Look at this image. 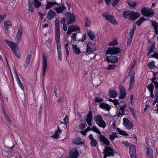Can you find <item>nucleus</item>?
<instances>
[{"mask_svg":"<svg viewBox=\"0 0 158 158\" xmlns=\"http://www.w3.org/2000/svg\"><path fill=\"white\" fill-rule=\"evenodd\" d=\"M23 27L20 25L18 28L17 32L16 35L15 43L6 39L4 40L5 42L10 48L14 54L18 58H20V55L19 52L18 51V48L17 47L20 43L23 34Z\"/></svg>","mask_w":158,"mask_h":158,"instance_id":"1","label":"nucleus"},{"mask_svg":"<svg viewBox=\"0 0 158 158\" xmlns=\"http://www.w3.org/2000/svg\"><path fill=\"white\" fill-rule=\"evenodd\" d=\"M55 25L54 30L55 41L57 44V49L58 59L61 61L62 60L61 44L60 43V31L58 20L56 19L55 20Z\"/></svg>","mask_w":158,"mask_h":158,"instance_id":"2","label":"nucleus"},{"mask_svg":"<svg viewBox=\"0 0 158 158\" xmlns=\"http://www.w3.org/2000/svg\"><path fill=\"white\" fill-rule=\"evenodd\" d=\"M140 14L137 12L127 10L123 12V17L125 19H128L132 21H134L140 16Z\"/></svg>","mask_w":158,"mask_h":158,"instance_id":"3","label":"nucleus"},{"mask_svg":"<svg viewBox=\"0 0 158 158\" xmlns=\"http://www.w3.org/2000/svg\"><path fill=\"white\" fill-rule=\"evenodd\" d=\"M91 130L99 135V136H98V139L100 141L102 142L104 144L106 145H110V141L105 137L104 135L101 134V132L98 128L94 126L91 128Z\"/></svg>","mask_w":158,"mask_h":158,"instance_id":"4","label":"nucleus"},{"mask_svg":"<svg viewBox=\"0 0 158 158\" xmlns=\"http://www.w3.org/2000/svg\"><path fill=\"white\" fill-rule=\"evenodd\" d=\"M103 150V153L104 154L103 158H106L107 157L114 156V150L111 147L106 145Z\"/></svg>","mask_w":158,"mask_h":158,"instance_id":"5","label":"nucleus"},{"mask_svg":"<svg viewBox=\"0 0 158 158\" xmlns=\"http://www.w3.org/2000/svg\"><path fill=\"white\" fill-rule=\"evenodd\" d=\"M136 29V25L134 24L133 27L130 30V31L128 34L127 40V45L128 46H130L131 45L134 35Z\"/></svg>","mask_w":158,"mask_h":158,"instance_id":"6","label":"nucleus"},{"mask_svg":"<svg viewBox=\"0 0 158 158\" xmlns=\"http://www.w3.org/2000/svg\"><path fill=\"white\" fill-rule=\"evenodd\" d=\"M102 15L106 20L113 25L118 24L114 17L112 15L107 12H104L102 13Z\"/></svg>","mask_w":158,"mask_h":158,"instance_id":"7","label":"nucleus"},{"mask_svg":"<svg viewBox=\"0 0 158 158\" xmlns=\"http://www.w3.org/2000/svg\"><path fill=\"white\" fill-rule=\"evenodd\" d=\"M142 14L147 17H152L155 14L154 11L152 9L144 7L141 10Z\"/></svg>","mask_w":158,"mask_h":158,"instance_id":"8","label":"nucleus"},{"mask_svg":"<svg viewBox=\"0 0 158 158\" xmlns=\"http://www.w3.org/2000/svg\"><path fill=\"white\" fill-rule=\"evenodd\" d=\"M65 17L67 21V23L68 24H72L76 21L75 15L71 13L66 12Z\"/></svg>","mask_w":158,"mask_h":158,"instance_id":"9","label":"nucleus"},{"mask_svg":"<svg viewBox=\"0 0 158 158\" xmlns=\"http://www.w3.org/2000/svg\"><path fill=\"white\" fill-rule=\"evenodd\" d=\"M121 51V49L118 48H109L107 50L106 54L107 55H115L120 52Z\"/></svg>","mask_w":158,"mask_h":158,"instance_id":"10","label":"nucleus"},{"mask_svg":"<svg viewBox=\"0 0 158 158\" xmlns=\"http://www.w3.org/2000/svg\"><path fill=\"white\" fill-rule=\"evenodd\" d=\"M123 121L124 125L127 129L130 130L133 128V125L128 118H124Z\"/></svg>","mask_w":158,"mask_h":158,"instance_id":"11","label":"nucleus"},{"mask_svg":"<svg viewBox=\"0 0 158 158\" xmlns=\"http://www.w3.org/2000/svg\"><path fill=\"white\" fill-rule=\"evenodd\" d=\"M13 73L15 77L16 80L20 88L23 91L24 90V86L20 79V78L19 77L18 75L17 74V73L15 69H14Z\"/></svg>","mask_w":158,"mask_h":158,"instance_id":"12","label":"nucleus"},{"mask_svg":"<svg viewBox=\"0 0 158 158\" xmlns=\"http://www.w3.org/2000/svg\"><path fill=\"white\" fill-rule=\"evenodd\" d=\"M47 60L45 56L43 54L42 55V65H43V75L44 76L47 68Z\"/></svg>","mask_w":158,"mask_h":158,"instance_id":"13","label":"nucleus"},{"mask_svg":"<svg viewBox=\"0 0 158 158\" xmlns=\"http://www.w3.org/2000/svg\"><path fill=\"white\" fill-rule=\"evenodd\" d=\"M135 74L134 72L131 74L130 80V83L129 85L128 90L129 91L131 90L132 88L133 87V85L135 83Z\"/></svg>","mask_w":158,"mask_h":158,"instance_id":"14","label":"nucleus"},{"mask_svg":"<svg viewBox=\"0 0 158 158\" xmlns=\"http://www.w3.org/2000/svg\"><path fill=\"white\" fill-rule=\"evenodd\" d=\"M79 155V152L76 148H73L69 151V155L71 158H77Z\"/></svg>","mask_w":158,"mask_h":158,"instance_id":"15","label":"nucleus"},{"mask_svg":"<svg viewBox=\"0 0 158 158\" xmlns=\"http://www.w3.org/2000/svg\"><path fill=\"white\" fill-rule=\"evenodd\" d=\"M106 60L108 62L115 63L118 62V59L116 56L111 55L107 56L106 58Z\"/></svg>","mask_w":158,"mask_h":158,"instance_id":"16","label":"nucleus"},{"mask_svg":"<svg viewBox=\"0 0 158 158\" xmlns=\"http://www.w3.org/2000/svg\"><path fill=\"white\" fill-rule=\"evenodd\" d=\"M119 89L120 91L119 98L120 99H123L126 95V91L124 87L122 86L120 87Z\"/></svg>","mask_w":158,"mask_h":158,"instance_id":"17","label":"nucleus"},{"mask_svg":"<svg viewBox=\"0 0 158 158\" xmlns=\"http://www.w3.org/2000/svg\"><path fill=\"white\" fill-rule=\"evenodd\" d=\"M129 154L131 158H136V154L135 146H132L130 147Z\"/></svg>","mask_w":158,"mask_h":158,"instance_id":"18","label":"nucleus"},{"mask_svg":"<svg viewBox=\"0 0 158 158\" xmlns=\"http://www.w3.org/2000/svg\"><path fill=\"white\" fill-rule=\"evenodd\" d=\"M99 107L101 109L106 111H109L111 109V107L108 104L104 102H101L99 104Z\"/></svg>","mask_w":158,"mask_h":158,"instance_id":"19","label":"nucleus"},{"mask_svg":"<svg viewBox=\"0 0 158 158\" xmlns=\"http://www.w3.org/2000/svg\"><path fill=\"white\" fill-rule=\"evenodd\" d=\"M92 113L91 111H90L88 115L87 118H86V122L89 126H91L92 125Z\"/></svg>","mask_w":158,"mask_h":158,"instance_id":"20","label":"nucleus"},{"mask_svg":"<svg viewBox=\"0 0 158 158\" xmlns=\"http://www.w3.org/2000/svg\"><path fill=\"white\" fill-rule=\"evenodd\" d=\"M66 9V6H65L64 4H63L61 6L55 7V10L56 11L57 13L60 14L62 12Z\"/></svg>","mask_w":158,"mask_h":158,"instance_id":"21","label":"nucleus"},{"mask_svg":"<svg viewBox=\"0 0 158 158\" xmlns=\"http://www.w3.org/2000/svg\"><path fill=\"white\" fill-rule=\"evenodd\" d=\"M56 14L55 12L52 10H49L48 14L47 15V18L49 20L52 19L56 16Z\"/></svg>","mask_w":158,"mask_h":158,"instance_id":"22","label":"nucleus"},{"mask_svg":"<svg viewBox=\"0 0 158 158\" xmlns=\"http://www.w3.org/2000/svg\"><path fill=\"white\" fill-rule=\"evenodd\" d=\"M32 56V55L31 54H30L27 57L24 64L23 65V66L25 67V69L27 68L29 64Z\"/></svg>","mask_w":158,"mask_h":158,"instance_id":"23","label":"nucleus"},{"mask_svg":"<svg viewBox=\"0 0 158 158\" xmlns=\"http://www.w3.org/2000/svg\"><path fill=\"white\" fill-rule=\"evenodd\" d=\"M54 5H59V4L56 2H48L47 3L45 8L46 10H48L51 8Z\"/></svg>","mask_w":158,"mask_h":158,"instance_id":"24","label":"nucleus"},{"mask_svg":"<svg viewBox=\"0 0 158 158\" xmlns=\"http://www.w3.org/2000/svg\"><path fill=\"white\" fill-rule=\"evenodd\" d=\"M57 128L58 129L56 132L52 136V137L55 139H57L58 138L59 136V134L62 131V130L60 129L59 126H57Z\"/></svg>","mask_w":158,"mask_h":158,"instance_id":"25","label":"nucleus"},{"mask_svg":"<svg viewBox=\"0 0 158 158\" xmlns=\"http://www.w3.org/2000/svg\"><path fill=\"white\" fill-rule=\"evenodd\" d=\"M12 25V23L10 20L4 22V27L5 29L6 30H8Z\"/></svg>","mask_w":158,"mask_h":158,"instance_id":"26","label":"nucleus"},{"mask_svg":"<svg viewBox=\"0 0 158 158\" xmlns=\"http://www.w3.org/2000/svg\"><path fill=\"white\" fill-rule=\"evenodd\" d=\"M87 34L90 39L92 40H93L95 37L94 33L91 30H88Z\"/></svg>","mask_w":158,"mask_h":158,"instance_id":"27","label":"nucleus"},{"mask_svg":"<svg viewBox=\"0 0 158 158\" xmlns=\"http://www.w3.org/2000/svg\"><path fill=\"white\" fill-rule=\"evenodd\" d=\"M155 42L154 41L153 42L150 47L149 48V52L148 56L152 53H153L154 52L155 47Z\"/></svg>","mask_w":158,"mask_h":158,"instance_id":"28","label":"nucleus"},{"mask_svg":"<svg viewBox=\"0 0 158 158\" xmlns=\"http://www.w3.org/2000/svg\"><path fill=\"white\" fill-rule=\"evenodd\" d=\"M147 88L150 92V94H153V89L154 88V84H152V83H149L148 84Z\"/></svg>","mask_w":158,"mask_h":158,"instance_id":"29","label":"nucleus"},{"mask_svg":"<svg viewBox=\"0 0 158 158\" xmlns=\"http://www.w3.org/2000/svg\"><path fill=\"white\" fill-rule=\"evenodd\" d=\"M146 20L147 19H145L143 17H141L136 22V24L139 26Z\"/></svg>","mask_w":158,"mask_h":158,"instance_id":"30","label":"nucleus"},{"mask_svg":"<svg viewBox=\"0 0 158 158\" xmlns=\"http://www.w3.org/2000/svg\"><path fill=\"white\" fill-rule=\"evenodd\" d=\"M117 96V92L114 90H110L109 93V96L111 98H115Z\"/></svg>","mask_w":158,"mask_h":158,"instance_id":"31","label":"nucleus"},{"mask_svg":"<svg viewBox=\"0 0 158 158\" xmlns=\"http://www.w3.org/2000/svg\"><path fill=\"white\" fill-rule=\"evenodd\" d=\"M73 49L74 51V53L75 54L79 55L81 53L79 48H77V45H73Z\"/></svg>","mask_w":158,"mask_h":158,"instance_id":"32","label":"nucleus"},{"mask_svg":"<svg viewBox=\"0 0 158 158\" xmlns=\"http://www.w3.org/2000/svg\"><path fill=\"white\" fill-rule=\"evenodd\" d=\"M34 6L35 7L39 8L42 5V4L39 0H33Z\"/></svg>","mask_w":158,"mask_h":158,"instance_id":"33","label":"nucleus"},{"mask_svg":"<svg viewBox=\"0 0 158 158\" xmlns=\"http://www.w3.org/2000/svg\"><path fill=\"white\" fill-rule=\"evenodd\" d=\"M96 124L100 127H102L104 128L106 126V124L105 122L102 120L99 122L96 123Z\"/></svg>","mask_w":158,"mask_h":158,"instance_id":"34","label":"nucleus"},{"mask_svg":"<svg viewBox=\"0 0 158 158\" xmlns=\"http://www.w3.org/2000/svg\"><path fill=\"white\" fill-rule=\"evenodd\" d=\"M96 124L100 127H102L104 128L106 126V124L105 122L102 120L99 122L96 123Z\"/></svg>","mask_w":158,"mask_h":158,"instance_id":"35","label":"nucleus"},{"mask_svg":"<svg viewBox=\"0 0 158 158\" xmlns=\"http://www.w3.org/2000/svg\"><path fill=\"white\" fill-rule=\"evenodd\" d=\"M126 3H127L129 6L133 7H135L136 5V3L135 1H131L130 0H127Z\"/></svg>","mask_w":158,"mask_h":158,"instance_id":"36","label":"nucleus"},{"mask_svg":"<svg viewBox=\"0 0 158 158\" xmlns=\"http://www.w3.org/2000/svg\"><path fill=\"white\" fill-rule=\"evenodd\" d=\"M94 119L96 123L103 120V118L100 115H98L94 117Z\"/></svg>","mask_w":158,"mask_h":158,"instance_id":"37","label":"nucleus"},{"mask_svg":"<svg viewBox=\"0 0 158 158\" xmlns=\"http://www.w3.org/2000/svg\"><path fill=\"white\" fill-rule=\"evenodd\" d=\"M117 134L116 133L114 132L110 135L109 136V139L111 140H114L115 138H117L118 137V136L116 135Z\"/></svg>","mask_w":158,"mask_h":158,"instance_id":"38","label":"nucleus"},{"mask_svg":"<svg viewBox=\"0 0 158 158\" xmlns=\"http://www.w3.org/2000/svg\"><path fill=\"white\" fill-rule=\"evenodd\" d=\"M117 130L118 131L119 134L124 136H127L129 135L125 131L121 130L119 128H117Z\"/></svg>","mask_w":158,"mask_h":158,"instance_id":"39","label":"nucleus"},{"mask_svg":"<svg viewBox=\"0 0 158 158\" xmlns=\"http://www.w3.org/2000/svg\"><path fill=\"white\" fill-rule=\"evenodd\" d=\"M148 67L151 69H155L156 68V66L154 61L149 62L148 64Z\"/></svg>","mask_w":158,"mask_h":158,"instance_id":"40","label":"nucleus"},{"mask_svg":"<svg viewBox=\"0 0 158 158\" xmlns=\"http://www.w3.org/2000/svg\"><path fill=\"white\" fill-rule=\"evenodd\" d=\"M98 143L95 139L91 140L90 145L91 146L96 147L98 145Z\"/></svg>","mask_w":158,"mask_h":158,"instance_id":"41","label":"nucleus"},{"mask_svg":"<svg viewBox=\"0 0 158 158\" xmlns=\"http://www.w3.org/2000/svg\"><path fill=\"white\" fill-rule=\"evenodd\" d=\"M72 32L76 31H79L80 30V28L78 26L75 25H72L70 27Z\"/></svg>","mask_w":158,"mask_h":158,"instance_id":"42","label":"nucleus"},{"mask_svg":"<svg viewBox=\"0 0 158 158\" xmlns=\"http://www.w3.org/2000/svg\"><path fill=\"white\" fill-rule=\"evenodd\" d=\"M117 40L116 39L113 40L110 42L108 44L109 46H114L118 44Z\"/></svg>","mask_w":158,"mask_h":158,"instance_id":"43","label":"nucleus"},{"mask_svg":"<svg viewBox=\"0 0 158 158\" xmlns=\"http://www.w3.org/2000/svg\"><path fill=\"white\" fill-rule=\"evenodd\" d=\"M73 143L77 145L79 144H83V142L81 141L80 139H76L74 140L73 141Z\"/></svg>","mask_w":158,"mask_h":158,"instance_id":"44","label":"nucleus"},{"mask_svg":"<svg viewBox=\"0 0 158 158\" xmlns=\"http://www.w3.org/2000/svg\"><path fill=\"white\" fill-rule=\"evenodd\" d=\"M126 107V105L125 104L123 105L122 106L120 107V109L121 111L122 116H123L124 115L126 114L125 113V109Z\"/></svg>","mask_w":158,"mask_h":158,"instance_id":"45","label":"nucleus"},{"mask_svg":"<svg viewBox=\"0 0 158 158\" xmlns=\"http://www.w3.org/2000/svg\"><path fill=\"white\" fill-rule=\"evenodd\" d=\"M87 48L86 50V52L87 53H89L93 52V50L92 48H91L89 45L88 44H86Z\"/></svg>","mask_w":158,"mask_h":158,"instance_id":"46","label":"nucleus"},{"mask_svg":"<svg viewBox=\"0 0 158 158\" xmlns=\"http://www.w3.org/2000/svg\"><path fill=\"white\" fill-rule=\"evenodd\" d=\"M103 101V99L102 98L98 97H96L94 99V102L95 103L96 102H101Z\"/></svg>","mask_w":158,"mask_h":158,"instance_id":"47","label":"nucleus"},{"mask_svg":"<svg viewBox=\"0 0 158 158\" xmlns=\"http://www.w3.org/2000/svg\"><path fill=\"white\" fill-rule=\"evenodd\" d=\"M116 66L115 64H110L108 65V67L107 68V69L108 70H113Z\"/></svg>","mask_w":158,"mask_h":158,"instance_id":"48","label":"nucleus"},{"mask_svg":"<svg viewBox=\"0 0 158 158\" xmlns=\"http://www.w3.org/2000/svg\"><path fill=\"white\" fill-rule=\"evenodd\" d=\"M90 21L87 18H85V25L86 27H89L90 26Z\"/></svg>","mask_w":158,"mask_h":158,"instance_id":"49","label":"nucleus"},{"mask_svg":"<svg viewBox=\"0 0 158 158\" xmlns=\"http://www.w3.org/2000/svg\"><path fill=\"white\" fill-rule=\"evenodd\" d=\"M4 115L5 118L6 119V120L8 121L9 124H11L13 123L12 120L10 118L9 116L7 115V114Z\"/></svg>","mask_w":158,"mask_h":158,"instance_id":"50","label":"nucleus"},{"mask_svg":"<svg viewBox=\"0 0 158 158\" xmlns=\"http://www.w3.org/2000/svg\"><path fill=\"white\" fill-rule=\"evenodd\" d=\"M151 24L154 29L158 28V25L157 23L155 21H152L151 22Z\"/></svg>","mask_w":158,"mask_h":158,"instance_id":"51","label":"nucleus"},{"mask_svg":"<svg viewBox=\"0 0 158 158\" xmlns=\"http://www.w3.org/2000/svg\"><path fill=\"white\" fill-rule=\"evenodd\" d=\"M86 34L85 33L82 36L81 38L80 39L78 40V42H83L86 39Z\"/></svg>","mask_w":158,"mask_h":158,"instance_id":"52","label":"nucleus"},{"mask_svg":"<svg viewBox=\"0 0 158 158\" xmlns=\"http://www.w3.org/2000/svg\"><path fill=\"white\" fill-rule=\"evenodd\" d=\"M42 109H43L42 106L41 105H40V108H39V112L38 113V117L39 118H40L41 117Z\"/></svg>","mask_w":158,"mask_h":158,"instance_id":"53","label":"nucleus"},{"mask_svg":"<svg viewBox=\"0 0 158 158\" xmlns=\"http://www.w3.org/2000/svg\"><path fill=\"white\" fill-rule=\"evenodd\" d=\"M120 1V0H114L111 3L112 6L113 7L116 6L118 4Z\"/></svg>","mask_w":158,"mask_h":158,"instance_id":"54","label":"nucleus"},{"mask_svg":"<svg viewBox=\"0 0 158 158\" xmlns=\"http://www.w3.org/2000/svg\"><path fill=\"white\" fill-rule=\"evenodd\" d=\"M85 123H83L79 125V128L81 130H83L85 128Z\"/></svg>","mask_w":158,"mask_h":158,"instance_id":"55","label":"nucleus"},{"mask_svg":"<svg viewBox=\"0 0 158 158\" xmlns=\"http://www.w3.org/2000/svg\"><path fill=\"white\" fill-rule=\"evenodd\" d=\"M77 35V33H74L71 36L72 40L74 42L76 41V37Z\"/></svg>","mask_w":158,"mask_h":158,"instance_id":"56","label":"nucleus"},{"mask_svg":"<svg viewBox=\"0 0 158 158\" xmlns=\"http://www.w3.org/2000/svg\"><path fill=\"white\" fill-rule=\"evenodd\" d=\"M6 16V14H4L1 15H0V22L3 21Z\"/></svg>","mask_w":158,"mask_h":158,"instance_id":"57","label":"nucleus"},{"mask_svg":"<svg viewBox=\"0 0 158 158\" xmlns=\"http://www.w3.org/2000/svg\"><path fill=\"white\" fill-rule=\"evenodd\" d=\"M133 94H131L130 96V103L131 104V105H132L133 104Z\"/></svg>","mask_w":158,"mask_h":158,"instance_id":"58","label":"nucleus"},{"mask_svg":"<svg viewBox=\"0 0 158 158\" xmlns=\"http://www.w3.org/2000/svg\"><path fill=\"white\" fill-rule=\"evenodd\" d=\"M151 149H150V148H148L147 149L145 153L146 156L147 157H148L149 156L150 152Z\"/></svg>","mask_w":158,"mask_h":158,"instance_id":"59","label":"nucleus"},{"mask_svg":"<svg viewBox=\"0 0 158 158\" xmlns=\"http://www.w3.org/2000/svg\"><path fill=\"white\" fill-rule=\"evenodd\" d=\"M28 7L30 10L31 13H33L34 11V9L33 7L31 6V4L28 5Z\"/></svg>","mask_w":158,"mask_h":158,"instance_id":"60","label":"nucleus"},{"mask_svg":"<svg viewBox=\"0 0 158 158\" xmlns=\"http://www.w3.org/2000/svg\"><path fill=\"white\" fill-rule=\"evenodd\" d=\"M150 57H153L158 59V53L157 52L154 53L153 55H151Z\"/></svg>","mask_w":158,"mask_h":158,"instance_id":"61","label":"nucleus"},{"mask_svg":"<svg viewBox=\"0 0 158 158\" xmlns=\"http://www.w3.org/2000/svg\"><path fill=\"white\" fill-rule=\"evenodd\" d=\"M128 108L131 113H132V112H135L133 108L132 107H131L130 105H128Z\"/></svg>","mask_w":158,"mask_h":158,"instance_id":"62","label":"nucleus"},{"mask_svg":"<svg viewBox=\"0 0 158 158\" xmlns=\"http://www.w3.org/2000/svg\"><path fill=\"white\" fill-rule=\"evenodd\" d=\"M66 18L64 17L61 19V23L63 25L66 24Z\"/></svg>","mask_w":158,"mask_h":158,"instance_id":"63","label":"nucleus"},{"mask_svg":"<svg viewBox=\"0 0 158 158\" xmlns=\"http://www.w3.org/2000/svg\"><path fill=\"white\" fill-rule=\"evenodd\" d=\"M154 84L155 89H156V91H158V82H155V83H154Z\"/></svg>","mask_w":158,"mask_h":158,"instance_id":"64","label":"nucleus"}]
</instances>
